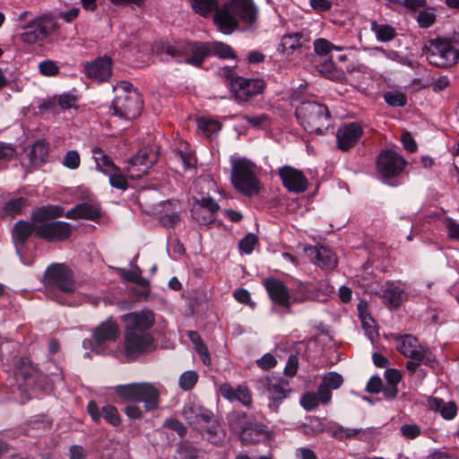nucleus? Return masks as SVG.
I'll list each match as a JSON object with an SVG mask.
<instances>
[{
  "mask_svg": "<svg viewBox=\"0 0 459 459\" xmlns=\"http://www.w3.org/2000/svg\"><path fill=\"white\" fill-rule=\"evenodd\" d=\"M125 323V354L130 360L152 350L154 338L150 333L154 314L150 310L127 313L121 317Z\"/></svg>",
  "mask_w": 459,
  "mask_h": 459,
  "instance_id": "f257e3e1",
  "label": "nucleus"
},
{
  "mask_svg": "<svg viewBox=\"0 0 459 459\" xmlns=\"http://www.w3.org/2000/svg\"><path fill=\"white\" fill-rule=\"evenodd\" d=\"M164 52L173 58L183 59L186 64L200 67L209 56H216L222 59H234L236 55L232 48L225 43L178 41L164 47Z\"/></svg>",
  "mask_w": 459,
  "mask_h": 459,
  "instance_id": "f03ea898",
  "label": "nucleus"
},
{
  "mask_svg": "<svg viewBox=\"0 0 459 459\" xmlns=\"http://www.w3.org/2000/svg\"><path fill=\"white\" fill-rule=\"evenodd\" d=\"M47 296L59 304L65 305V299L57 291L72 294L76 290L74 272L65 264L54 263L48 266L43 275Z\"/></svg>",
  "mask_w": 459,
  "mask_h": 459,
  "instance_id": "7ed1b4c3",
  "label": "nucleus"
},
{
  "mask_svg": "<svg viewBox=\"0 0 459 459\" xmlns=\"http://www.w3.org/2000/svg\"><path fill=\"white\" fill-rule=\"evenodd\" d=\"M295 116L299 125L309 134H322L333 124L328 108L314 100L300 102L296 108Z\"/></svg>",
  "mask_w": 459,
  "mask_h": 459,
  "instance_id": "20e7f679",
  "label": "nucleus"
},
{
  "mask_svg": "<svg viewBox=\"0 0 459 459\" xmlns=\"http://www.w3.org/2000/svg\"><path fill=\"white\" fill-rule=\"evenodd\" d=\"M422 51L429 64L437 67L451 66L459 60V34L431 39Z\"/></svg>",
  "mask_w": 459,
  "mask_h": 459,
  "instance_id": "39448f33",
  "label": "nucleus"
},
{
  "mask_svg": "<svg viewBox=\"0 0 459 459\" xmlns=\"http://www.w3.org/2000/svg\"><path fill=\"white\" fill-rule=\"evenodd\" d=\"M230 179L234 188L245 196L253 197L260 192L255 165L246 159L233 161Z\"/></svg>",
  "mask_w": 459,
  "mask_h": 459,
  "instance_id": "423d86ee",
  "label": "nucleus"
},
{
  "mask_svg": "<svg viewBox=\"0 0 459 459\" xmlns=\"http://www.w3.org/2000/svg\"><path fill=\"white\" fill-rule=\"evenodd\" d=\"M263 285L266 290L273 304L289 309L295 302H304L309 299L307 293V285L300 283L298 285L296 292L291 296L285 284L276 278H267L264 280Z\"/></svg>",
  "mask_w": 459,
  "mask_h": 459,
  "instance_id": "0eeeda50",
  "label": "nucleus"
},
{
  "mask_svg": "<svg viewBox=\"0 0 459 459\" xmlns=\"http://www.w3.org/2000/svg\"><path fill=\"white\" fill-rule=\"evenodd\" d=\"M258 389L264 394L271 411L277 412L284 400L293 393L290 382L282 377L266 376L257 380Z\"/></svg>",
  "mask_w": 459,
  "mask_h": 459,
  "instance_id": "6e6552de",
  "label": "nucleus"
},
{
  "mask_svg": "<svg viewBox=\"0 0 459 459\" xmlns=\"http://www.w3.org/2000/svg\"><path fill=\"white\" fill-rule=\"evenodd\" d=\"M221 73L227 78L228 84L235 99L239 102L248 101L253 97L262 93L265 88L264 80L234 76L233 70L230 67H224Z\"/></svg>",
  "mask_w": 459,
  "mask_h": 459,
  "instance_id": "1a4fd4ad",
  "label": "nucleus"
},
{
  "mask_svg": "<svg viewBox=\"0 0 459 459\" xmlns=\"http://www.w3.org/2000/svg\"><path fill=\"white\" fill-rule=\"evenodd\" d=\"M396 350L404 357L411 359L424 361L429 366L433 361L431 352L426 345L419 342L411 334H393Z\"/></svg>",
  "mask_w": 459,
  "mask_h": 459,
  "instance_id": "9d476101",
  "label": "nucleus"
},
{
  "mask_svg": "<svg viewBox=\"0 0 459 459\" xmlns=\"http://www.w3.org/2000/svg\"><path fill=\"white\" fill-rule=\"evenodd\" d=\"M143 100L138 91L117 93L112 102L114 114L126 119L135 118L141 112Z\"/></svg>",
  "mask_w": 459,
  "mask_h": 459,
  "instance_id": "9b49d317",
  "label": "nucleus"
},
{
  "mask_svg": "<svg viewBox=\"0 0 459 459\" xmlns=\"http://www.w3.org/2000/svg\"><path fill=\"white\" fill-rule=\"evenodd\" d=\"M58 28L55 20L48 15L32 20L24 27L21 37L23 42L33 44L45 39L52 31Z\"/></svg>",
  "mask_w": 459,
  "mask_h": 459,
  "instance_id": "f8f14e48",
  "label": "nucleus"
},
{
  "mask_svg": "<svg viewBox=\"0 0 459 459\" xmlns=\"http://www.w3.org/2000/svg\"><path fill=\"white\" fill-rule=\"evenodd\" d=\"M406 164L407 162L403 157L391 150L382 151L377 159V171L385 179L400 175Z\"/></svg>",
  "mask_w": 459,
  "mask_h": 459,
  "instance_id": "ddd939ff",
  "label": "nucleus"
},
{
  "mask_svg": "<svg viewBox=\"0 0 459 459\" xmlns=\"http://www.w3.org/2000/svg\"><path fill=\"white\" fill-rule=\"evenodd\" d=\"M36 235L48 242H60L70 238L72 226L62 221L45 222L37 226Z\"/></svg>",
  "mask_w": 459,
  "mask_h": 459,
  "instance_id": "4468645a",
  "label": "nucleus"
},
{
  "mask_svg": "<svg viewBox=\"0 0 459 459\" xmlns=\"http://www.w3.org/2000/svg\"><path fill=\"white\" fill-rule=\"evenodd\" d=\"M219 209V204L212 197H202L194 202L191 216L199 225H208L215 221Z\"/></svg>",
  "mask_w": 459,
  "mask_h": 459,
  "instance_id": "2eb2a0df",
  "label": "nucleus"
},
{
  "mask_svg": "<svg viewBox=\"0 0 459 459\" xmlns=\"http://www.w3.org/2000/svg\"><path fill=\"white\" fill-rule=\"evenodd\" d=\"M181 415L189 426L199 430L204 428L214 413L200 403L188 402L184 405Z\"/></svg>",
  "mask_w": 459,
  "mask_h": 459,
  "instance_id": "dca6fc26",
  "label": "nucleus"
},
{
  "mask_svg": "<svg viewBox=\"0 0 459 459\" xmlns=\"http://www.w3.org/2000/svg\"><path fill=\"white\" fill-rule=\"evenodd\" d=\"M363 134V128L358 122L342 125L336 132V145L342 152L351 149Z\"/></svg>",
  "mask_w": 459,
  "mask_h": 459,
  "instance_id": "f3484780",
  "label": "nucleus"
},
{
  "mask_svg": "<svg viewBox=\"0 0 459 459\" xmlns=\"http://www.w3.org/2000/svg\"><path fill=\"white\" fill-rule=\"evenodd\" d=\"M157 156L147 149L140 150L129 160L127 173L133 179L141 178L156 162Z\"/></svg>",
  "mask_w": 459,
  "mask_h": 459,
  "instance_id": "a211bd4d",
  "label": "nucleus"
},
{
  "mask_svg": "<svg viewBox=\"0 0 459 459\" xmlns=\"http://www.w3.org/2000/svg\"><path fill=\"white\" fill-rule=\"evenodd\" d=\"M113 61L107 56H99L83 65V72L88 78L97 82H107L112 75Z\"/></svg>",
  "mask_w": 459,
  "mask_h": 459,
  "instance_id": "6ab92c4d",
  "label": "nucleus"
},
{
  "mask_svg": "<svg viewBox=\"0 0 459 459\" xmlns=\"http://www.w3.org/2000/svg\"><path fill=\"white\" fill-rule=\"evenodd\" d=\"M279 176L283 186L290 192L299 194L307 188V179L301 170L290 166H284L279 169Z\"/></svg>",
  "mask_w": 459,
  "mask_h": 459,
  "instance_id": "aec40b11",
  "label": "nucleus"
},
{
  "mask_svg": "<svg viewBox=\"0 0 459 459\" xmlns=\"http://www.w3.org/2000/svg\"><path fill=\"white\" fill-rule=\"evenodd\" d=\"M305 250L309 260L322 269L329 271L337 266V258L327 247L311 246Z\"/></svg>",
  "mask_w": 459,
  "mask_h": 459,
  "instance_id": "412c9836",
  "label": "nucleus"
},
{
  "mask_svg": "<svg viewBox=\"0 0 459 459\" xmlns=\"http://www.w3.org/2000/svg\"><path fill=\"white\" fill-rule=\"evenodd\" d=\"M87 411L91 420L98 423L103 418L107 423L113 427H117L121 424V417L118 410L111 404H106L101 409L99 408L95 401H90L87 404Z\"/></svg>",
  "mask_w": 459,
  "mask_h": 459,
  "instance_id": "4be33fe9",
  "label": "nucleus"
},
{
  "mask_svg": "<svg viewBox=\"0 0 459 459\" xmlns=\"http://www.w3.org/2000/svg\"><path fill=\"white\" fill-rule=\"evenodd\" d=\"M120 331L117 323L108 318L100 323L92 333V339L98 347H102L109 342L116 341L119 336Z\"/></svg>",
  "mask_w": 459,
  "mask_h": 459,
  "instance_id": "5701e85b",
  "label": "nucleus"
},
{
  "mask_svg": "<svg viewBox=\"0 0 459 459\" xmlns=\"http://www.w3.org/2000/svg\"><path fill=\"white\" fill-rule=\"evenodd\" d=\"M14 377L19 386L31 385L38 378V368L33 366L28 358H21L14 364Z\"/></svg>",
  "mask_w": 459,
  "mask_h": 459,
  "instance_id": "b1692460",
  "label": "nucleus"
},
{
  "mask_svg": "<svg viewBox=\"0 0 459 459\" xmlns=\"http://www.w3.org/2000/svg\"><path fill=\"white\" fill-rule=\"evenodd\" d=\"M231 13L246 24H253L257 18V9L253 0H230Z\"/></svg>",
  "mask_w": 459,
  "mask_h": 459,
  "instance_id": "393cba45",
  "label": "nucleus"
},
{
  "mask_svg": "<svg viewBox=\"0 0 459 459\" xmlns=\"http://www.w3.org/2000/svg\"><path fill=\"white\" fill-rule=\"evenodd\" d=\"M160 390L152 383H138L136 403H143L146 411L156 410L160 403Z\"/></svg>",
  "mask_w": 459,
  "mask_h": 459,
  "instance_id": "a878e982",
  "label": "nucleus"
},
{
  "mask_svg": "<svg viewBox=\"0 0 459 459\" xmlns=\"http://www.w3.org/2000/svg\"><path fill=\"white\" fill-rule=\"evenodd\" d=\"M100 215L101 213L99 207L89 203L78 204L65 213V216L71 220L84 219L96 221Z\"/></svg>",
  "mask_w": 459,
  "mask_h": 459,
  "instance_id": "bb28decb",
  "label": "nucleus"
},
{
  "mask_svg": "<svg viewBox=\"0 0 459 459\" xmlns=\"http://www.w3.org/2000/svg\"><path fill=\"white\" fill-rule=\"evenodd\" d=\"M202 429L204 430L206 438L210 443L217 446H223L227 436L226 430L222 428L215 415L212 416L211 420L205 423L204 428Z\"/></svg>",
  "mask_w": 459,
  "mask_h": 459,
  "instance_id": "cd10ccee",
  "label": "nucleus"
},
{
  "mask_svg": "<svg viewBox=\"0 0 459 459\" xmlns=\"http://www.w3.org/2000/svg\"><path fill=\"white\" fill-rule=\"evenodd\" d=\"M213 21L220 31L224 34H230L237 29L238 25V22L236 16L233 14V13H231L230 8L229 10H217L214 13Z\"/></svg>",
  "mask_w": 459,
  "mask_h": 459,
  "instance_id": "c85d7f7f",
  "label": "nucleus"
},
{
  "mask_svg": "<svg viewBox=\"0 0 459 459\" xmlns=\"http://www.w3.org/2000/svg\"><path fill=\"white\" fill-rule=\"evenodd\" d=\"M36 228L33 223L26 221H19L13 225L12 237L17 252L20 246H24L32 233H36Z\"/></svg>",
  "mask_w": 459,
  "mask_h": 459,
  "instance_id": "c756f323",
  "label": "nucleus"
},
{
  "mask_svg": "<svg viewBox=\"0 0 459 459\" xmlns=\"http://www.w3.org/2000/svg\"><path fill=\"white\" fill-rule=\"evenodd\" d=\"M64 208L58 205H45L35 209L31 212V221L35 223L44 222L64 216Z\"/></svg>",
  "mask_w": 459,
  "mask_h": 459,
  "instance_id": "7c9ffc66",
  "label": "nucleus"
},
{
  "mask_svg": "<svg viewBox=\"0 0 459 459\" xmlns=\"http://www.w3.org/2000/svg\"><path fill=\"white\" fill-rule=\"evenodd\" d=\"M160 223L168 228H173L179 221L178 213V204L174 202L168 201L162 204V209L160 212Z\"/></svg>",
  "mask_w": 459,
  "mask_h": 459,
  "instance_id": "2f4dec72",
  "label": "nucleus"
},
{
  "mask_svg": "<svg viewBox=\"0 0 459 459\" xmlns=\"http://www.w3.org/2000/svg\"><path fill=\"white\" fill-rule=\"evenodd\" d=\"M48 143L45 139L38 140L28 152L30 164L36 166L45 162L48 156Z\"/></svg>",
  "mask_w": 459,
  "mask_h": 459,
  "instance_id": "473e14b6",
  "label": "nucleus"
},
{
  "mask_svg": "<svg viewBox=\"0 0 459 459\" xmlns=\"http://www.w3.org/2000/svg\"><path fill=\"white\" fill-rule=\"evenodd\" d=\"M357 308L366 335L373 341L377 335V331L375 320L367 311V303L365 301H360L358 304Z\"/></svg>",
  "mask_w": 459,
  "mask_h": 459,
  "instance_id": "72a5a7b5",
  "label": "nucleus"
},
{
  "mask_svg": "<svg viewBox=\"0 0 459 459\" xmlns=\"http://www.w3.org/2000/svg\"><path fill=\"white\" fill-rule=\"evenodd\" d=\"M429 406L431 410L439 411L446 420H453L457 414V405L455 402L445 403L442 399L431 397L429 399Z\"/></svg>",
  "mask_w": 459,
  "mask_h": 459,
  "instance_id": "f704fd0d",
  "label": "nucleus"
},
{
  "mask_svg": "<svg viewBox=\"0 0 459 459\" xmlns=\"http://www.w3.org/2000/svg\"><path fill=\"white\" fill-rule=\"evenodd\" d=\"M92 152L94 154L96 168L100 171L108 176L113 171L119 170V168L114 164L112 159L107 154H104L100 147H94Z\"/></svg>",
  "mask_w": 459,
  "mask_h": 459,
  "instance_id": "c9c22d12",
  "label": "nucleus"
},
{
  "mask_svg": "<svg viewBox=\"0 0 459 459\" xmlns=\"http://www.w3.org/2000/svg\"><path fill=\"white\" fill-rule=\"evenodd\" d=\"M302 39L303 35L299 32L284 35L277 50L283 55L290 56L295 49L302 46Z\"/></svg>",
  "mask_w": 459,
  "mask_h": 459,
  "instance_id": "e433bc0d",
  "label": "nucleus"
},
{
  "mask_svg": "<svg viewBox=\"0 0 459 459\" xmlns=\"http://www.w3.org/2000/svg\"><path fill=\"white\" fill-rule=\"evenodd\" d=\"M264 428L265 426L264 424H259L250 420V423L245 429H242L238 437L245 444L257 442L260 437L264 433Z\"/></svg>",
  "mask_w": 459,
  "mask_h": 459,
  "instance_id": "4c0bfd02",
  "label": "nucleus"
},
{
  "mask_svg": "<svg viewBox=\"0 0 459 459\" xmlns=\"http://www.w3.org/2000/svg\"><path fill=\"white\" fill-rule=\"evenodd\" d=\"M370 30L375 33L377 39L381 42H389L397 36L396 30L392 25L380 24L377 21L371 22Z\"/></svg>",
  "mask_w": 459,
  "mask_h": 459,
  "instance_id": "58836bf2",
  "label": "nucleus"
},
{
  "mask_svg": "<svg viewBox=\"0 0 459 459\" xmlns=\"http://www.w3.org/2000/svg\"><path fill=\"white\" fill-rule=\"evenodd\" d=\"M228 422L230 429L239 436L242 429H245L250 423V419L244 411H233L229 414Z\"/></svg>",
  "mask_w": 459,
  "mask_h": 459,
  "instance_id": "ea45409f",
  "label": "nucleus"
},
{
  "mask_svg": "<svg viewBox=\"0 0 459 459\" xmlns=\"http://www.w3.org/2000/svg\"><path fill=\"white\" fill-rule=\"evenodd\" d=\"M192 9L204 17L209 16L214 10H217V0H189Z\"/></svg>",
  "mask_w": 459,
  "mask_h": 459,
  "instance_id": "a19ab883",
  "label": "nucleus"
},
{
  "mask_svg": "<svg viewBox=\"0 0 459 459\" xmlns=\"http://www.w3.org/2000/svg\"><path fill=\"white\" fill-rule=\"evenodd\" d=\"M403 290L398 286H389L384 290L383 298L385 304L393 308H397L401 306Z\"/></svg>",
  "mask_w": 459,
  "mask_h": 459,
  "instance_id": "79ce46f5",
  "label": "nucleus"
},
{
  "mask_svg": "<svg viewBox=\"0 0 459 459\" xmlns=\"http://www.w3.org/2000/svg\"><path fill=\"white\" fill-rule=\"evenodd\" d=\"M114 391L122 400L136 403L138 383L119 385L114 387Z\"/></svg>",
  "mask_w": 459,
  "mask_h": 459,
  "instance_id": "37998d69",
  "label": "nucleus"
},
{
  "mask_svg": "<svg viewBox=\"0 0 459 459\" xmlns=\"http://www.w3.org/2000/svg\"><path fill=\"white\" fill-rule=\"evenodd\" d=\"M28 199L24 197L13 198L6 202L4 212V214L10 217H14L22 212L23 208L28 206Z\"/></svg>",
  "mask_w": 459,
  "mask_h": 459,
  "instance_id": "c03bdc74",
  "label": "nucleus"
},
{
  "mask_svg": "<svg viewBox=\"0 0 459 459\" xmlns=\"http://www.w3.org/2000/svg\"><path fill=\"white\" fill-rule=\"evenodd\" d=\"M120 275L126 281L133 282L139 286L149 285V281L142 276V270L137 266L134 270L122 269Z\"/></svg>",
  "mask_w": 459,
  "mask_h": 459,
  "instance_id": "a18cd8bd",
  "label": "nucleus"
},
{
  "mask_svg": "<svg viewBox=\"0 0 459 459\" xmlns=\"http://www.w3.org/2000/svg\"><path fill=\"white\" fill-rule=\"evenodd\" d=\"M199 376L195 370H187L181 374L178 385L184 391L192 390L198 381Z\"/></svg>",
  "mask_w": 459,
  "mask_h": 459,
  "instance_id": "49530a36",
  "label": "nucleus"
},
{
  "mask_svg": "<svg viewBox=\"0 0 459 459\" xmlns=\"http://www.w3.org/2000/svg\"><path fill=\"white\" fill-rule=\"evenodd\" d=\"M197 127L206 136H210L211 134L220 131L221 125L217 120L202 117L197 120Z\"/></svg>",
  "mask_w": 459,
  "mask_h": 459,
  "instance_id": "de8ad7c7",
  "label": "nucleus"
},
{
  "mask_svg": "<svg viewBox=\"0 0 459 459\" xmlns=\"http://www.w3.org/2000/svg\"><path fill=\"white\" fill-rule=\"evenodd\" d=\"M385 101L392 107H404L407 104V97L399 91H387L384 94Z\"/></svg>",
  "mask_w": 459,
  "mask_h": 459,
  "instance_id": "09e8293b",
  "label": "nucleus"
},
{
  "mask_svg": "<svg viewBox=\"0 0 459 459\" xmlns=\"http://www.w3.org/2000/svg\"><path fill=\"white\" fill-rule=\"evenodd\" d=\"M322 384L329 387L331 390H335L341 387L343 384V377L337 372H328L323 376Z\"/></svg>",
  "mask_w": 459,
  "mask_h": 459,
  "instance_id": "8fccbe9b",
  "label": "nucleus"
},
{
  "mask_svg": "<svg viewBox=\"0 0 459 459\" xmlns=\"http://www.w3.org/2000/svg\"><path fill=\"white\" fill-rule=\"evenodd\" d=\"M56 103L62 109H69L74 108L77 103V97L71 93H64L54 97Z\"/></svg>",
  "mask_w": 459,
  "mask_h": 459,
  "instance_id": "3c124183",
  "label": "nucleus"
},
{
  "mask_svg": "<svg viewBox=\"0 0 459 459\" xmlns=\"http://www.w3.org/2000/svg\"><path fill=\"white\" fill-rule=\"evenodd\" d=\"M39 73L44 76H56L59 74V67L53 60H44L39 64Z\"/></svg>",
  "mask_w": 459,
  "mask_h": 459,
  "instance_id": "603ef678",
  "label": "nucleus"
},
{
  "mask_svg": "<svg viewBox=\"0 0 459 459\" xmlns=\"http://www.w3.org/2000/svg\"><path fill=\"white\" fill-rule=\"evenodd\" d=\"M400 433L404 438L412 440L420 437L421 429L420 426L415 423L403 424L400 427Z\"/></svg>",
  "mask_w": 459,
  "mask_h": 459,
  "instance_id": "864d4df0",
  "label": "nucleus"
},
{
  "mask_svg": "<svg viewBox=\"0 0 459 459\" xmlns=\"http://www.w3.org/2000/svg\"><path fill=\"white\" fill-rule=\"evenodd\" d=\"M62 164L70 169H78L81 164L79 152L74 150L68 151L64 157Z\"/></svg>",
  "mask_w": 459,
  "mask_h": 459,
  "instance_id": "5fc2aeb1",
  "label": "nucleus"
},
{
  "mask_svg": "<svg viewBox=\"0 0 459 459\" xmlns=\"http://www.w3.org/2000/svg\"><path fill=\"white\" fill-rule=\"evenodd\" d=\"M258 242V238L256 235L253 233H248L245 238H243L239 243L238 247L241 252L245 254H250Z\"/></svg>",
  "mask_w": 459,
  "mask_h": 459,
  "instance_id": "6e6d98bb",
  "label": "nucleus"
},
{
  "mask_svg": "<svg viewBox=\"0 0 459 459\" xmlns=\"http://www.w3.org/2000/svg\"><path fill=\"white\" fill-rule=\"evenodd\" d=\"M301 406L307 411L316 408L319 404V399L316 393H306L300 398Z\"/></svg>",
  "mask_w": 459,
  "mask_h": 459,
  "instance_id": "4d7b16f0",
  "label": "nucleus"
},
{
  "mask_svg": "<svg viewBox=\"0 0 459 459\" xmlns=\"http://www.w3.org/2000/svg\"><path fill=\"white\" fill-rule=\"evenodd\" d=\"M109 177V184L111 186L120 189L126 190L128 186V183L125 176L121 173L120 169L118 171H113L108 175Z\"/></svg>",
  "mask_w": 459,
  "mask_h": 459,
  "instance_id": "13d9d810",
  "label": "nucleus"
},
{
  "mask_svg": "<svg viewBox=\"0 0 459 459\" xmlns=\"http://www.w3.org/2000/svg\"><path fill=\"white\" fill-rule=\"evenodd\" d=\"M436 21V14L428 10L419 12L417 22L421 28H429Z\"/></svg>",
  "mask_w": 459,
  "mask_h": 459,
  "instance_id": "bf43d9fd",
  "label": "nucleus"
},
{
  "mask_svg": "<svg viewBox=\"0 0 459 459\" xmlns=\"http://www.w3.org/2000/svg\"><path fill=\"white\" fill-rule=\"evenodd\" d=\"M313 45L315 52L320 56L327 55L333 50V43L324 38L316 39Z\"/></svg>",
  "mask_w": 459,
  "mask_h": 459,
  "instance_id": "052dcab7",
  "label": "nucleus"
},
{
  "mask_svg": "<svg viewBox=\"0 0 459 459\" xmlns=\"http://www.w3.org/2000/svg\"><path fill=\"white\" fill-rule=\"evenodd\" d=\"M197 451L189 444H182L178 449V459H196Z\"/></svg>",
  "mask_w": 459,
  "mask_h": 459,
  "instance_id": "680f3d73",
  "label": "nucleus"
},
{
  "mask_svg": "<svg viewBox=\"0 0 459 459\" xmlns=\"http://www.w3.org/2000/svg\"><path fill=\"white\" fill-rule=\"evenodd\" d=\"M444 224L447 230L448 238L459 240V223L454 219L446 217L444 220Z\"/></svg>",
  "mask_w": 459,
  "mask_h": 459,
  "instance_id": "e2e57ef3",
  "label": "nucleus"
},
{
  "mask_svg": "<svg viewBox=\"0 0 459 459\" xmlns=\"http://www.w3.org/2000/svg\"><path fill=\"white\" fill-rule=\"evenodd\" d=\"M240 402L243 405L248 406L252 403L251 394L248 388L245 385H238L236 392V400Z\"/></svg>",
  "mask_w": 459,
  "mask_h": 459,
  "instance_id": "0e129e2a",
  "label": "nucleus"
},
{
  "mask_svg": "<svg viewBox=\"0 0 459 459\" xmlns=\"http://www.w3.org/2000/svg\"><path fill=\"white\" fill-rule=\"evenodd\" d=\"M256 365L264 370H268L270 368H273L277 364L276 358L272 355L271 353H265L263 357L256 359Z\"/></svg>",
  "mask_w": 459,
  "mask_h": 459,
  "instance_id": "69168bd1",
  "label": "nucleus"
},
{
  "mask_svg": "<svg viewBox=\"0 0 459 459\" xmlns=\"http://www.w3.org/2000/svg\"><path fill=\"white\" fill-rule=\"evenodd\" d=\"M299 368V359L296 355H290L287 360L284 368V374L287 377H294L297 374Z\"/></svg>",
  "mask_w": 459,
  "mask_h": 459,
  "instance_id": "338daca9",
  "label": "nucleus"
},
{
  "mask_svg": "<svg viewBox=\"0 0 459 459\" xmlns=\"http://www.w3.org/2000/svg\"><path fill=\"white\" fill-rule=\"evenodd\" d=\"M383 388L382 379L377 376H373L369 378L366 391L369 394H379Z\"/></svg>",
  "mask_w": 459,
  "mask_h": 459,
  "instance_id": "774afa93",
  "label": "nucleus"
}]
</instances>
